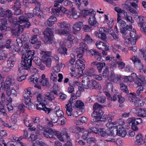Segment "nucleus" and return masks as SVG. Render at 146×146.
<instances>
[{
    "instance_id": "nucleus-1",
    "label": "nucleus",
    "mask_w": 146,
    "mask_h": 146,
    "mask_svg": "<svg viewBox=\"0 0 146 146\" xmlns=\"http://www.w3.org/2000/svg\"><path fill=\"white\" fill-rule=\"evenodd\" d=\"M35 51L34 50H29L25 56V58H23L21 63L19 65L18 72L21 73L23 69L28 70L32 67V61L33 57L35 56ZM19 72H18V73Z\"/></svg>"
},
{
    "instance_id": "nucleus-2",
    "label": "nucleus",
    "mask_w": 146,
    "mask_h": 146,
    "mask_svg": "<svg viewBox=\"0 0 146 146\" xmlns=\"http://www.w3.org/2000/svg\"><path fill=\"white\" fill-rule=\"evenodd\" d=\"M43 34L45 37V42L48 44H52L54 42L53 34L51 29L47 28L44 30Z\"/></svg>"
},
{
    "instance_id": "nucleus-3",
    "label": "nucleus",
    "mask_w": 146,
    "mask_h": 146,
    "mask_svg": "<svg viewBox=\"0 0 146 146\" xmlns=\"http://www.w3.org/2000/svg\"><path fill=\"white\" fill-rule=\"evenodd\" d=\"M67 10L66 8L62 7L60 8H53L51 9V13L56 17H61L64 15Z\"/></svg>"
},
{
    "instance_id": "nucleus-4",
    "label": "nucleus",
    "mask_w": 146,
    "mask_h": 146,
    "mask_svg": "<svg viewBox=\"0 0 146 146\" xmlns=\"http://www.w3.org/2000/svg\"><path fill=\"white\" fill-rule=\"evenodd\" d=\"M58 27L60 28L58 29L56 31V32L59 34H67L68 32V28L66 22H62L58 24Z\"/></svg>"
},
{
    "instance_id": "nucleus-5",
    "label": "nucleus",
    "mask_w": 146,
    "mask_h": 146,
    "mask_svg": "<svg viewBox=\"0 0 146 146\" xmlns=\"http://www.w3.org/2000/svg\"><path fill=\"white\" fill-rule=\"evenodd\" d=\"M24 26L19 25L17 27L11 29V35L13 37H17L23 30Z\"/></svg>"
},
{
    "instance_id": "nucleus-6",
    "label": "nucleus",
    "mask_w": 146,
    "mask_h": 146,
    "mask_svg": "<svg viewBox=\"0 0 146 146\" xmlns=\"http://www.w3.org/2000/svg\"><path fill=\"white\" fill-rule=\"evenodd\" d=\"M138 18L139 21L138 23V25L141 27V31L146 34V21L145 20L144 18V17L140 16H139Z\"/></svg>"
},
{
    "instance_id": "nucleus-7",
    "label": "nucleus",
    "mask_w": 146,
    "mask_h": 146,
    "mask_svg": "<svg viewBox=\"0 0 146 146\" xmlns=\"http://www.w3.org/2000/svg\"><path fill=\"white\" fill-rule=\"evenodd\" d=\"M38 104H37L36 105V109L38 110H42L47 113H49L50 111L53 110L51 108H47L45 104L42 102H39Z\"/></svg>"
},
{
    "instance_id": "nucleus-8",
    "label": "nucleus",
    "mask_w": 146,
    "mask_h": 146,
    "mask_svg": "<svg viewBox=\"0 0 146 146\" xmlns=\"http://www.w3.org/2000/svg\"><path fill=\"white\" fill-rule=\"evenodd\" d=\"M88 51L89 52L90 56H94L95 58H97L96 59L98 61H101L102 56L101 53L94 49H91L90 50H88Z\"/></svg>"
},
{
    "instance_id": "nucleus-9",
    "label": "nucleus",
    "mask_w": 146,
    "mask_h": 146,
    "mask_svg": "<svg viewBox=\"0 0 146 146\" xmlns=\"http://www.w3.org/2000/svg\"><path fill=\"white\" fill-rule=\"evenodd\" d=\"M133 81L137 84L138 86H144L146 84V81L145 78L141 75H139Z\"/></svg>"
},
{
    "instance_id": "nucleus-10",
    "label": "nucleus",
    "mask_w": 146,
    "mask_h": 146,
    "mask_svg": "<svg viewBox=\"0 0 146 146\" xmlns=\"http://www.w3.org/2000/svg\"><path fill=\"white\" fill-rule=\"evenodd\" d=\"M132 123L131 126V129L134 131H137L138 130V128L137 126L139 124L142 123V120L141 118L135 119L133 118V120L132 121Z\"/></svg>"
},
{
    "instance_id": "nucleus-11",
    "label": "nucleus",
    "mask_w": 146,
    "mask_h": 146,
    "mask_svg": "<svg viewBox=\"0 0 146 146\" xmlns=\"http://www.w3.org/2000/svg\"><path fill=\"white\" fill-rule=\"evenodd\" d=\"M19 20L18 21L19 25L20 23L26 22V24L25 25V26H24V27H25L27 28H29L30 27V26H31V24L29 21V19L26 16H20L19 17Z\"/></svg>"
},
{
    "instance_id": "nucleus-12",
    "label": "nucleus",
    "mask_w": 146,
    "mask_h": 146,
    "mask_svg": "<svg viewBox=\"0 0 146 146\" xmlns=\"http://www.w3.org/2000/svg\"><path fill=\"white\" fill-rule=\"evenodd\" d=\"M17 61L16 55L15 54L11 56L7 61V66L10 68L14 67L15 62Z\"/></svg>"
},
{
    "instance_id": "nucleus-13",
    "label": "nucleus",
    "mask_w": 146,
    "mask_h": 146,
    "mask_svg": "<svg viewBox=\"0 0 146 146\" xmlns=\"http://www.w3.org/2000/svg\"><path fill=\"white\" fill-rule=\"evenodd\" d=\"M88 88H89L90 89L94 88L100 90L101 89V85L98 84L96 81L94 80H92L90 81L88 85Z\"/></svg>"
},
{
    "instance_id": "nucleus-14",
    "label": "nucleus",
    "mask_w": 146,
    "mask_h": 146,
    "mask_svg": "<svg viewBox=\"0 0 146 146\" xmlns=\"http://www.w3.org/2000/svg\"><path fill=\"white\" fill-rule=\"evenodd\" d=\"M13 83L11 82V80L9 78L7 79L5 82L1 85V87L3 90H4L7 92V90L8 91L10 90V86L13 84Z\"/></svg>"
},
{
    "instance_id": "nucleus-15",
    "label": "nucleus",
    "mask_w": 146,
    "mask_h": 146,
    "mask_svg": "<svg viewBox=\"0 0 146 146\" xmlns=\"http://www.w3.org/2000/svg\"><path fill=\"white\" fill-rule=\"evenodd\" d=\"M23 96L25 99V102L27 105V108L29 109L30 108H31L32 107H34L35 106L34 105L31 101V99L30 98V97H31V96L29 95L27 96L26 94H23Z\"/></svg>"
},
{
    "instance_id": "nucleus-16",
    "label": "nucleus",
    "mask_w": 146,
    "mask_h": 146,
    "mask_svg": "<svg viewBox=\"0 0 146 146\" xmlns=\"http://www.w3.org/2000/svg\"><path fill=\"white\" fill-rule=\"evenodd\" d=\"M0 30L2 32H5L6 31L7 27V21L5 18L0 19Z\"/></svg>"
},
{
    "instance_id": "nucleus-17",
    "label": "nucleus",
    "mask_w": 146,
    "mask_h": 146,
    "mask_svg": "<svg viewBox=\"0 0 146 146\" xmlns=\"http://www.w3.org/2000/svg\"><path fill=\"white\" fill-rule=\"evenodd\" d=\"M42 61H45L46 59L51 58L52 52L50 51H42L40 53Z\"/></svg>"
},
{
    "instance_id": "nucleus-18",
    "label": "nucleus",
    "mask_w": 146,
    "mask_h": 146,
    "mask_svg": "<svg viewBox=\"0 0 146 146\" xmlns=\"http://www.w3.org/2000/svg\"><path fill=\"white\" fill-rule=\"evenodd\" d=\"M95 16V15H93L90 17L88 20V22L90 25L94 27L97 26L98 24L96 20Z\"/></svg>"
},
{
    "instance_id": "nucleus-19",
    "label": "nucleus",
    "mask_w": 146,
    "mask_h": 146,
    "mask_svg": "<svg viewBox=\"0 0 146 146\" xmlns=\"http://www.w3.org/2000/svg\"><path fill=\"white\" fill-rule=\"evenodd\" d=\"M82 11L84 17L90 15L91 17L93 15H96V12L93 9H90L89 10H84Z\"/></svg>"
},
{
    "instance_id": "nucleus-20",
    "label": "nucleus",
    "mask_w": 146,
    "mask_h": 146,
    "mask_svg": "<svg viewBox=\"0 0 146 146\" xmlns=\"http://www.w3.org/2000/svg\"><path fill=\"white\" fill-rule=\"evenodd\" d=\"M59 138L58 139L61 141H64V139H66L69 140L70 139V134L68 133L67 132H63L62 133H59Z\"/></svg>"
},
{
    "instance_id": "nucleus-21",
    "label": "nucleus",
    "mask_w": 146,
    "mask_h": 146,
    "mask_svg": "<svg viewBox=\"0 0 146 146\" xmlns=\"http://www.w3.org/2000/svg\"><path fill=\"white\" fill-rule=\"evenodd\" d=\"M117 131V135L122 137H125L127 134L125 129L122 126H119Z\"/></svg>"
},
{
    "instance_id": "nucleus-22",
    "label": "nucleus",
    "mask_w": 146,
    "mask_h": 146,
    "mask_svg": "<svg viewBox=\"0 0 146 146\" xmlns=\"http://www.w3.org/2000/svg\"><path fill=\"white\" fill-rule=\"evenodd\" d=\"M73 102H69L68 104L66 105L65 108L66 110V113L68 116H71L72 114V104Z\"/></svg>"
},
{
    "instance_id": "nucleus-23",
    "label": "nucleus",
    "mask_w": 146,
    "mask_h": 146,
    "mask_svg": "<svg viewBox=\"0 0 146 146\" xmlns=\"http://www.w3.org/2000/svg\"><path fill=\"white\" fill-rule=\"evenodd\" d=\"M49 133H50V137L51 138H55V137H57L58 139H59V136L60 132L56 131L55 130L52 129L51 128L48 129Z\"/></svg>"
},
{
    "instance_id": "nucleus-24",
    "label": "nucleus",
    "mask_w": 146,
    "mask_h": 146,
    "mask_svg": "<svg viewBox=\"0 0 146 146\" xmlns=\"http://www.w3.org/2000/svg\"><path fill=\"white\" fill-rule=\"evenodd\" d=\"M90 81L89 78L88 76L83 77L82 81V87L84 88L88 89V85Z\"/></svg>"
},
{
    "instance_id": "nucleus-25",
    "label": "nucleus",
    "mask_w": 146,
    "mask_h": 146,
    "mask_svg": "<svg viewBox=\"0 0 146 146\" xmlns=\"http://www.w3.org/2000/svg\"><path fill=\"white\" fill-rule=\"evenodd\" d=\"M136 140L135 141V143L136 145H140L143 143V137L140 133L138 134L136 136Z\"/></svg>"
},
{
    "instance_id": "nucleus-26",
    "label": "nucleus",
    "mask_w": 146,
    "mask_h": 146,
    "mask_svg": "<svg viewBox=\"0 0 146 146\" xmlns=\"http://www.w3.org/2000/svg\"><path fill=\"white\" fill-rule=\"evenodd\" d=\"M11 39H9L7 40L6 41V43L4 44L3 42H0V49H2L6 47V48L9 49V50L11 48V46H10V44L11 42Z\"/></svg>"
},
{
    "instance_id": "nucleus-27",
    "label": "nucleus",
    "mask_w": 146,
    "mask_h": 146,
    "mask_svg": "<svg viewBox=\"0 0 146 146\" xmlns=\"http://www.w3.org/2000/svg\"><path fill=\"white\" fill-rule=\"evenodd\" d=\"M43 97L44 99L52 101L55 99V97L53 94L50 92H46L44 94Z\"/></svg>"
},
{
    "instance_id": "nucleus-28",
    "label": "nucleus",
    "mask_w": 146,
    "mask_h": 146,
    "mask_svg": "<svg viewBox=\"0 0 146 146\" xmlns=\"http://www.w3.org/2000/svg\"><path fill=\"white\" fill-rule=\"evenodd\" d=\"M98 134L102 137H106L109 135V131L106 130L104 128H100Z\"/></svg>"
},
{
    "instance_id": "nucleus-29",
    "label": "nucleus",
    "mask_w": 146,
    "mask_h": 146,
    "mask_svg": "<svg viewBox=\"0 0 146 146\" xmlns=\"http://www.w3.org/2000/svg\"><path fill=\"white\" fill-rule=\"evenodd\" d=\"M136 114L137 115L142 117H145L146 113L145 109L140 108L136 110Z\"/></svg>"
},
{
    "instance_id": "nucleus-30",
    "label": "nucleus",
    "mask_w": 146,
    "mask_h": 146,
    "mask_svg": "<svg viewBox=\"0 0 146 146\" xmlns=\"http://www.w3.org/2000/svg\"><path fill=\"white\" fill-rule=\"evenodd\" d=\"M12 13L8 15L9 16L7 17L8 21L10 23H13L15 25H19L18 21H17L16 19L12 17Z\"/></svg>"
},
{
    "instance_id": "nucleus-31",
    "label": "nucleus",
    "mask_w": 146,
    "mask_h": 146,
    "mask_svg": "<svg viewBox=\"0 0 146 146\" xmlns=\"http://www.w3.org/2000/svg\"><path fill=\"white\" fill-rule=\"evenodd\" d=\"M83 26V22L81 21L76 23L74 25L73 27L74 30L76 31H80Z\"/></svg>"
},
{
    "instance_id": "nucleus-32",
    "label": "nucleus",
    "mask_w": 146,
    "mask_h": 146,
    "mask_svg": "<svg viewBox=\"0 0 146 146\" xmlns=\"http://www.w3.org/2000/svg\"><path fill=\"white\" fill-rule=\"evenodd\" d=\"M132 28L131 25H127L126 27H122L120 29V32L121 33L126 34L128 31H131Z\"/></svg>"
},
{
    "instance_id": "nucleus-33",
    "label": "nucleus",
    "mask_w": 146,
    "mask_h": 146,
    "mask_svg": "<svg viewBox=\"0 0 146 146\" xmlns=\"http://www.w3.org/2000/svg\"><path fill=\"white\" fill-rule=\"evenodd\" d=\"M35 142H33V146L38 145V146H45L46 144L44 143L42 139L38 138H36Z\"/></svg>"
},
{
    "instance_id": "nucleus-34",
    "label": "nucleus",
    "mask_w": 146,
    "mask_h": 146,
    "mask_svg": "<svg viewBox=\"0 0 146 146\" xmlns=\"http://www.w3.org/2000/svg\"><path fill=\"white\" fill-rule=\"evenodd\" d=\"M45 75L42 74L41 78L39 80L40 84L43 86H46L48 83V79L45 78Z\"/></svg>"
},
{
    "instance_id": "nucleus-35",
    "label": "nucleus",
    "mask_w": 146,
    "mask_h": 146,
    "mask_svg": "<svg viewBox=\"0 0 146 146\" xmlns=\"http://www.w3.org/2000/svg\"><path fill=\"white\" fill-rule=\"evenodd\" d=\"M56 17H55L51 16L50 18L48 19L47 21V24L48 26L51 27L54 24V22L56 21Z\"/></svg>"
},
{
    "instance_id": "nucleus-36",
    "label": "nucleus",
    "mask_w": 146,
    "mask_h": 146,
    "mask_svg": "<svg viewBox=\"0 0 146 146\" xmlns=\"http://www.w3.org/2000/svg\"><path fill=\"white\" fill-rule=\"evenodd\" d=\"M6 94L7 96H11L12 97H14L17 96V94L15 90L13 88L10 91L7 90Z\"/></svg>"
},
{
    "instance_id": "nucleus-37",
    "label": "nucleus",
    "mask_w": 146,
    "mask_h": 146,
    "mask_svg": "<svg viewBox=\"0 0 146 146\" xmlns=\"http://www.w3.org/2000/svg\"><path fill=\"white\" fill-rule=\"evenodd\" d=\"M85 51L84 49H82V48L79 47L78 48L77 51V58H82L84 54Z\"/></svg>"
},
{
    "instance_id": "nucleus-38",
    "label": "nucleus",
    "mask_w": 146,
    "mask_h": 146,
    "mask_svg": "<svg viewBox=\"0 0 146 146\" xmlns=\"http://www.w3.org/2000/svg\"><path fill=\"white\" fill-rule=\"evenodd\" d=\"M23 123L25 125L29 127H31L33 126L32 121L31 120H29L27 117H26L23 120Z\"/></svg>"
},
{
    "instance_id": "nucleus-39",
    "label": "nucleus",
    "mask_w": 146,
    "mask_h": 146,
    "mask_svg": "<svg viewBox=\"0 0 146 146\" xmlns=\"http://www.w3.org/2000/svg\"><path fill=\"white\" fill-rule=\"evenodd\" d=\"M118 127L116 126L112 128V129H110L109 135H111L114 136L117 135V131L118 130Z\"/></svg>"
},
{
    "instance_id": "nucleus-40",
    "label": "nucleus",
    "mask_w": 146,
    "mask_h": 146,
    "mask_svg": "<svg viewBox=\"0 0 146 146\" xmlns=\"http://www.w3.org/2000/svg\"><path fill=\"white\" fill-rule=\"evenodd\" d=\"M82 3H83L85 6H86L88 4V0H77L75 2L76 5L78 7L80 6Z\"/></svg>"
},
{
    "instance_id": "nucleus-41",
    "label": "nucleus",
    "mask_w": 146,
    "mask_h": 146,
    "mask_svg": "<svg viewBox=\"0 0 146 146\" xmlns=\"http://www.w3.org/2000/svg\"><path fill=\"white\" fill-rule=\"evenodd\" d=\"M85 74L91 77L94 76L95 74V71L93 68H90L86 71Z\"/></svg>"
},
{
    "instance_id": "nucleus-42",
    "label": "nucleus",
    "mask_w": 146,
    "mask_h": 146,
    "mask_svg": "<svg viewBox=\"0 0 146 146\" xmlns=\"http://www.w3.org/2000/svg\"><path fill=\"white\" fill-rule=\"evenodd\" d=\"M7 57V54L5 52L0 50V60H5Z\"/></svg>"
},
{
    "instance_id": "nucleus-43",
    "label": "nucleus",
    "mask_w": 146,
    "mask_h": 146,
    "mask_svg": "<svg viewBox=\"0 0 146 146\" xmlns=\"http://www.w3.org/2000/svg\"><path fill=\"white\" fill-rule=\"evenodd\" d=\"M120 89L123 92H125L127 94H129V91L127 87V86L123 84H120Z\"/></svg>"
},
{
    "instance_id": "nucleus-44",
    "label": "nucleus",
    "mask_w": 146,
    "mask_h": 146,
    "mask_svg": "<svg viewBox=\"0 0 146 146\" xmlns=\"http://www.w3.org/2000/svg\"><path fill=\"white\" fill-rule=\"evenodd\" d=\"M21 47L19 46L18 45H11V48H10V50L12 52H19L21 51Z\"/></svg>"
},
{
    "instance_id": "nucleus-45",
    "label": "nucleus",
    "mask_w": 146,
    "mask_h": 146,
    "mask_svg": "<svg viewBox=\"0 0 146 146\" xmlns=\"http://www.w3.org/2000/svg\"><path fill=\"white\" fill-rule=\"evenodd\" d=\"M103 121L105 122L108 121L109 122H111L113 117L110 115H106L103 116Z\"/></svg>"
},
{
    "instance_id": "nucleus-46",
    "label": "nucleus",
    "mask_w": 146,
    "mask_h": 146,
    "mask_svg": "<svg viewBox=\"0 0 146 146\" xmlns=\"http://www.w3.org/2000/svg\"><path fill=\"white\" fill-rule=\"evenodd\" d=\"M95 112H96V117H103L102 115L104 114V112L101 109H97L95 110Z\"/></svg>"
},
{
    "instance_id": "nucleus-47",
    "label": "nucleus",
    "mask_w": 146,
    "mask_h": 146,
    "mask_svg": "<svg viewBox=\"0 0 146 146\" xmlns=\"http://www.w3.org/2000/svg\"><path fill=\"white\" fill-rule=\"evenodd\" d=\"M23 69L21 70V73H18V72H18V71L17 72V75L19 76H20L19 77H18L17 78V80L18 81L21 82L22 80H24L26 78V75H21L22 74V70H23Z\"/></svg>"
},
{
    "instance_id": "nucleus-48",
    "label": "nucleus",
    "mask_w": 146,
    "mask_h": 146,
    "mask_svg": "<svg viewBox=\"0 0 146 146\" xmlns=\"http://www.w3.org/2000/svg\"><path fill=\"white\" fill-rule=\"evenodd\" d=\"M84 105V103L81 101H77L75 104V106L77 108L82 109Z\"/></svg>"
},
{
    "instance_id": "nucleus-49",
    "label": "nucleus",
    "mask_w": 146,
    "mask_h": 146,
    "mask_svg": "<svg viewBox=\"0 0 146 146\" xmlns=\"http://www.w3.org/2000/svg\"><path fill=\"white\" fill-rule=\"evenodd\" d=\"M137 90L136 92V94L137 95L140 97H142V95L141 93L143 91V88L142 86H138L137 87Z\"/></svg>"
},
{
    "instance_id": "nucleus-50",
    "label": "nucleus",
    "mask_w": 146,
    "mask_h": 146,
    "mask_svg": "<svg viewBox=\"0 0 146 146\" xmlns=\"http://www.w3.org/2000/svg\"><path fill=\"white\" fill-rule=\"evenodd\" d=\"M3 102H0V111L2 113L3 115L6 116L7 115V114L5 112V111L4 109V106L3 105Z\"/></svg>"
},
{
    "instance_id": "nucleus-51",
    "label": "nucleus",
    "mask_w": 146,
    "mask_h": 146,
    "mask_svg": "<svg viewBox=\"0 0 146 146\" xmlns=\"http://www.w3.org/2000/svg\"><path fill=\"white\" fill-rule=\"evenodd\" d=\"M106 65V63L105 62H99V64L97 67V69L99 73H101L102 72V69L105 67Z\"/></svg>"
},
{
    "instance_id": "nucleus-52",
    "label": "nucleus",
    "mask_w": 146,
    "mask_h": 146,
    "mask_svg": "<svg viewBox=\"0 0 146 146\" xmlns=\"http://www.w3.org/2000/svg\"><path fill=\"white\" fill-rule=\"evenodd\" d=\"M21 39L23 42H27L29 40V37L27 34L24 33L21 35Z\"/></svg>"
},
{
    "instance_id": "nucleus-53",
    "label": "nucleus",
    "mask_w": 146,
    "mask_h": 146,
    "mask_svg": "<svg viewBox=\"0 0 146 146\" xmlns=\"http://www.w3.org/2000/svg\"><path fill=\"white\" fill-rule=\"evenodd\" d=\"M109 74L108 68L106 66L105 69L103 71L102 76L104 78H106L109 76Z\"/></svg>"
},
{
    "instance_id": "nucleus-54",
    "label": "nucleus",
    "mask_w": 146,
    "mask_h": 146,
    "mask_svg": "<svg viewBox=\"0 0 146 146\" xmlns=\"http://www.w3.org/2000/svg\"><path fill=\"white\" fill-rule=\"evenodd\" d=\"M105 43L102 41H97L96 43V45L97 48L102 49L103 50L102 47L104 46Z\"/></svg>"
},
{
    "instance_id": "nucleus-55",
    "label": "nucleus",
    "mask_w": 146,
    "mask_h": 146,
    "mask_svg": "<svg viewBox=\"0 0 146 146\" xmlns=\"http://www.w3.org/2000/svg\"><path fill=\"white\" fill-rule=\"evenodd\" d=\"M60 65L59 64H57L56 66L53 67L52 70V72L57 73L60 71Z\"/></svg>"
},
{
    "instance_id": "nucleus-56",
    "label": "nucleus",
    "mask_w": 146,
    "mask_h": 146,
    "mask_svg": "<svg viewBox=\"0 0 146 146\" xmlns=\"http://www.w3.org/2000/svg\"><path fill=\"white\" fill-rule=\"evenodd\" d=\"M79 47L82 48V49H84L85 51V50L86 51H88L89 50L88 45L84 42H80L79 44Z\"/></svg>"
},
{
    "instance_id": "nucleus-57",
    "label": "nucleus",
    "mask_w": 146,
    "mask_h": 146,
    "mask_svg": "<svg viewBox=\"0 0 146 146\" xmlns=\"http://www.w3.org/2000/svg\"><path fill=\"white\" fill-rule=\"evenodd\" d=\"M122 80L125 82H131L133 81L132 78L130 76H124L122 78Z\"/></svg>"
},
{
    "instance_id": "nucleus-58",
    "label": "nucleus",
    "mask_w": 146,
    "mask_h": 146,
    "mask_svg": "<svg viewBox=\"0 0 146 146\" xmlns=\"http://www.w3.org/2000/svg\"><path fill=\"white\" fill-rule=\"evenodd\" d=\"M3 12L2 13L3 15H4L3 16H1V17H7L9 16L8 15L10 14L11 13V11L9 9L5 10L3 9Z\"/></svg>"
},
{
    "instance_id": "nucleus-59",
    "label": "nucleus",
    "mask_w": 146,
    "mask_h": 146,
    "mask_svg": "<svg viewBox=\"0 0 146 146\" xmlns=\"http://www.w3.org/2000/svg\"><path fill=\"white\" fill-rule=\"evenodd\" d=\"M84 40L87 43H92L93 41L92 39L91 38L90 36L88 35H87L85 36Z\"/></svg>"
},
{
    "instance_id": "nucleus-60",
    "label": "nucleus",
    "mask_w": 146,
    "mask_h": 146,
    "mask_svg": "<svg viewBox=\"0 0 146 146\" xmlns=\"http://www.w3.org/2000/svg\"><path fill=\"white\" fill-rule=\"evenodd\" d=\"M33 60L37 66L41 63L40 59L37 56H34L33 57L32 60Z\"/></svg>"
},
{
    "instance_id": "nucleus-61",
    "label": "nucleus",
    "mask_w": 146,
    "mask_h": 146,
    "mask_svg": "<svg viewBox=\"0 0 146 146\" xmlns=\"http://www.w3.org/2000/svg\"><path fill=\"white\" fill-rule=\"evenodd\" d=\"M14 5L12 7L13 9H20L21 5L19 0H16L15 1Z\"/></svg>"
},
{
    "instance_id": "nucleus-62",
    "label": "nucleus",
    "mask_w": 146,
    "mask_h": 146,
    "mask_svg": "<svg viewBox=\"0 0 146 146\" xmlns=\"http://www.w3.org/2000/svg\"><path fill=\"white\" fill-rule=\"evenodd\" d=\"M56 72H52L51 73V76L50 79L53 81L56 82L57 79V75L55 74Z\"/></svg>"
},
{
    "instance_id": "nucleus-63",
    "label": "nucleus",
    "mask_w": 146,
    "mask_h": 146,
    "mask_svg": "<svg viewBox=\"0 0 146 146\" xmlns=\"http://www.w3.org/2000/svg\"><path fill=\"white\" fill-rule=\"evenodd\" d=\"M106 88L108 91H112L113 87L112 84L111 82L108 83L106 85Z\"/></svg>"
},
{
    "instance_id": "nucleus-64",
    "label": "nucleus",
    "mask_w": 146,
    "mask_h": 146,
    "mask_svg": "<svg viewBox=\"0 0 146 146\" xmlns=\"http://www.w3.org/2000/svg\"><path fill=\"white\" fill-rule=\"evenodd\" d=\"M67 49L66 48H60L58 49L57 52L58 53L62 54L64 55L65 54H67Z\"/></svg>"
}]
</instances>
